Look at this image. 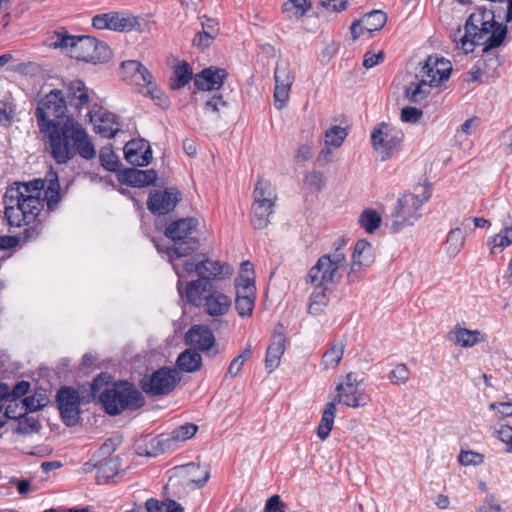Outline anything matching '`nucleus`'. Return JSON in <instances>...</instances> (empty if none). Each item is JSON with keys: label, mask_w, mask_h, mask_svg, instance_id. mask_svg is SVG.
<instances>
[{"label": "nucleus", "mask_w": 512, "mask_h": 512, "mask_svg": "<svg viewBox=\"0 0 512 512\" xmlns=\"http://www.w3.org/2000/svg\"><path fill=\"white\" fill-rule=\"evenodd\" d=\"M452 71L451 62L445 58L429 56L421 68V73L436 86L448 80Z\"/></svg>", "instance_id": "21"}, {"label": "nucleus", "mask_w": 512, "mask_h": 512, "mask_svg": "<svg viewBox=\"0 0 512 512\" xmlns=\"http://www.w3.org/2000/svg\"><path fill=\"white\" fill-rule=\"evenodd\" d=\"M50 176L51 178L48 179V185L45 189V199L47 201L48 209L53 211L57 208L62 196L60 194V185L57 174L51 173Z\"/></svg>", "instance_id": "39"}, {"label": "nucleus", "mask_w": 512, "mask_h": 512, "mask_svg": "<svg viewBox=\"0 0 512 512\" xmlns=\"http://www.w3.org/2000/svg\"><path fill=\"white\" fill-rule=\"evenodd\" d=\"M430 196L431 194L424 190L421 195L406 194L400 198L394 214L395 219L391 225L393 232L397 233L404 226L413 225L421 217L419 210Z\"/></svg>", "instance_id": "8"}, {"label": "nucleus", "mask_w": 512, "mask_h": 512, "mask_svg": "<svg viewBox=\"0 0 512 512\" xmlns=\"http://www.w3.org/2000/svg\"><path fill=\"white\" fill-rule=\"evenodd\" d=\"M42 135L47 152L59 165L67 164L77 155L87 161L96 157V149L88 132L71 116Z\"/></svg>", "instance_id": "2"}, {"label": "nucleus", "mask_w": 512, "mask_h": 512, "mask_svg": "<svg viewBox=\"0 0 512 512\" xmlns=\"http://www.w3.org/2000/svg\"><path fill=\"white\" fill-rule=\"evenodd\" d=\"M347 267L345 253L337 248L334 252L322 255L307 274L311 284L334 285L340 282Z\"/></svg>", "instance_id": "6"}, {"label": "nucleus", "mask_w": 512, "mask_h": 512, "mask_svg": "<svg viewBox=\"0 0 512 512\" xmlns=\"http://www.w3.org/2000/svg\"><path fill=\"white\" fill-rule=\"evenodd\" d=\"M497 10L478 7L467 18L464 35L460 38L461 48L466 54L473 52L474 46H483V56L478 62L485 75L494 77L502 60L496 48L500 47L508 34V27L496 21Z\"/></svg>", "instance_id": "1"}, {"label": "nucleus", "mask_w": 512, "mask_h": 512, "mask_svg": "<svg viewBox=\"0 0 512 512\" xmlns=\"http://www.w3.org/2000/svg\"><path fill=\"white\" fill-rule=\"evenodd\" d=\"M198 225L196 218L187 217L172 221L166 227L164 234L171 240L166 248L169 260L187 257L198 250L200 241L195 235Z\"/></svg>", "instance_id": "4"}, {"label": "nucleus", "mask_w": 512, "mask_h": 512, "mask_svg": "<svg viewBox=\"0 0 512 512\" xmlns=\"http://www.w3.org/2000/svg\"><path fill=\"white\" fill-rule=\"evenodd\" d=\"M459 462L464 466H478L484 462V456L474 451H461L458 456Z\"/></svg>", "instance_id": "58"}, {"label": "nucleus", "mask_w": 512, "mask_h": 512, "mask_svg": "<svg viewBox=\"0 0 512 512\" xmlns=\"http://www.w3.org/2000/svg\"><path fill=\"white\" fill-rule=\"evenodd\" d=\"M181 200V194L174 188L155 190L150 193L147 207L155 215H165L171 212Z\"/></svg>", "instance_id": "18"}, {"label": "nucleus", "mask_w": 512, "mask_h": 512, "mask_svg": "<svg viewBox=\"0 0 512 512\" xmlns=\"http://www.w3.org/2000/svg\"><path fill=\"white\" fill-rule=\"evenodd\" d=\"M124 155L134 166H147L152 159V150L144 140H131L124 147Z\"/></svg>", "instance_id": "24"}, {"label": "nucleus", "mask_w": 512, "mask_h": 512, "mask_svg": "<svg viewBox=\"0 0 512 512\" xmlns=\"http://www.w3.org/2000/svg\"><path fill=\"white\" fill-rule=\"evenodd\" d=\"M362 382L363 379H358L355 373L349 372L346 375L345 383L336 387L337 401L353 408L366 405L368 397L357 389Z\"/></svg>", "instance_id": "17"}, {"label": "nucleus", "mask_w": 512, "mask_h": 512, "mask_svg": "<svg viewBox=\"0 0 512 512\" xmlns=\"http://www.w3.org/2000/svg\"><path fill=\"white\" fill-rule=\"evenodd\" d=\"M274 80V105L276 109L282 110L288 103L289 92L294 82V75L288 61L280 60L276 63Z\"/></svg>", "instance_id": "14"}, {"label": "nucleus", "mask_w": 512, "mask_h": 512, "mask_svg": "<svg viewBox=\"0 0 512 512\" xmlns=\"http://www.w3.org/2000/svg\"><path fill=\"white\" fill-rule=\"evenodd\" d=\"M212 290V283L208 279H202L199 277L197 280H193L187 283L186 286V298L188 303L199 306L204 299L205 293H208Z\"/></svg>", "instance_id": "31"}, {"label": "nucleus", "mask_w": 512, "mask_h": 512, "mask_svg": "<svg viewBox=\"0 0 512 512\" xmlns=\"http://www.w3.org/2000/svg\"><path fill=\"white\" fill-rule=\"evenodd\" d=\"M181 470L188 481L195 485V488H202L210 478V469L208 466H201L191 462L182 466Z\"/></svg>", "instance_id": "33"}, {"label": "nucleus", "mask_w": 512, "mask_h": 512, "mask_svg": "<svg viewBox=\"0 0 512 512\" xmlns=\"http://www.w3.org/2000/svg\"><path fill=\"white\" fill-rule=\"evenodd\" d=\"M41 211V202L39 197L32 194H24V198L18 207L9 205L5 208V217L11 226L30 225L34 223Z\"/></svg>", "instance_id": "11"}, {"label": "nucleus", "mask_w": 512, "mask_h": 512, "mask_svg": "<svg viewBox=\"0 0 512 512\" xmlns=\"http://www.w3.org/2000/svg\"><path fill=\"white\" fill-rule=\"evenodd\" d=\"M361 22L363 24V28L369 32H375L381 30L386 22H387V15L381 10H373L363 16L361 19Z\"/></svg>", "instance_id": "41"}, {"label": "nucleus", "mask_w": 512, "mask_h": 512, "mask_svg": "<svg viewBox=\"0 0 512 512\" xmlns=\"http://www.w3.org/2000/svg\"><path fill=\"white\" fill-rule=\"evenodd\" d=\"M496 432L498 438L507 445V452L512 453V427L503 424Z\"/></svg>", "instance_id": "63"}, {"label": "nucleus", "mask_w": 512, "mask_h": 512, "mask_svg": "<svg viewBox=\"0 0 512 512\" xmlns=\"http://www.w3.org/2000/svg\"><path fill=\"white\" fill-rule=\"evenodd\" d=\"M90 122L94 123L95 132L105 138H113L120 131L119 123L115 114L110 112L102 113L97 120L93 111L88 114Z\"/></svg>", "instance_id": "27"}, {"label": "nucleus", "mask_w": 512, "mask_h": 512, "mask_svg": "<svg viewBox=\"0 0 512 512\" xmlns=\"http://www.w3.org/2000/svg\"><path fill=\"white\" fill-rule=\"evenodd\" d=\"M433 86L436 85L430 82V79L420 71L414 76V79L405 86L404 96L410 103L420 104L426 100Z\"/></svg>", "instance_id": "23"}, {"label": "nucleus", "mask_w": 512, "mask_h": 512, "mask_svg": "<svg viewBox=\"0 0 512 512\" xmlns=\"http://www.w3.org/2000/svg\"><path fill=\"white\" fill-rule=\"evenodd\" d=\"M236 297L247 296L256 298V287L254 277L249 275H240L235 280Z\"/></svg>", "instance_id": "46"}, {"label": "nucleus", "mask_w": 512, "mask_h": 512, "mask_svg": "<svg viewBox=\"0 0 512 512\" xmlns=\"http://www.w3.org/2000/svg\"><path fill=\"white\" fill-rule=\"evenodd\" d=\"M254 201L275 204L277 195L270 181L263 178L258 179L254 188Z\"/></svg>", "instance_id": "38"}, {"label": "nucleus", "mask_w": 512, "mask_h": 512, "mask_svg": "<svg viewBox=\"0 0 512 512\" xmlns=\"http://www.w3.org/2000/svg\"><path fill=\"white\" fill-rule=\"evenodd\" d=\"M198 265V276L202 279L210 280L211 277H216L222 273L220 262L208 260L204 254L203 258L198 260Z\"/></svg>", "instance_id": "45"}, {"label": "nucleus", "mask_w": 512, "mask_h": 512, "mask_svg": "<svg viewBox=\"0 0 512 512\" xmlns=\"http://www.w3.org/2000/svg\"><path fill=\"white\" fill-rule=\"evenodd\" d=\"M64 97L66 105L69 103L71 107L80 111L90 100L89 89L82 80H74L66 86Z\"/></svg>", "instance_id": "28"}, {"label": "nucleus", "mask_w": 512, "mask_h": 512, "mask_svg": "<svg viewBox=\"0 0 512 512\" xmlns=\"http://www.w3.org/2000/svg\"><path fill=\"white\" fill-rule=\"evenodd\" d=\"M180 381L178 371L172 367H161L151 375L145 376L140 385L142 390L151 396H162L172 392Z\"/></svg>", "instance_id": "9"}, {"label": "nucleus", "mask_w": 512, "mask_h": 512, "mask_svg": "<svg viewBox=\"0 0 512 512\" xmlns=\"http://www.w3.org/2000/svg\"><path fill=\"white\" fill-rule=\"evenodd\" d=\"M381 222L380 214L373 209L363 210L358 220L359 225L370 234L380 227Z\"/></svg>", "instance_id": "44"}, {"label": "nucleus", "mask_w": 512, "mask_h": 512, "mask_svg": "<svg viewBox=\"0 0 512 512\" xmlns=\"http://www.w3.org/2000/svg\"><path fill=\"white\" fill-rule=\"evenodd\" d=\"M67 105L64 93L53 89L44 98L40 99L35 111V117L40 133L49 131L52 127L62 123L66 118Z\"/></svg>", "instance_id": "7"}, {"label": "nucleus", "mask_w": 512, "mask_h": 512, "mask_svg": "<svg viewBox=\"0 0 512 512\" xmlns=\"http://www.w3.org/2000/svg\"><path fill=\"white\" fill-rule=\"evenodd\" d=\"M187 344L201 351L209 350L215 344V337L211 329L203 325H194L186 333Z\"/></svg>", "instance_id": "26"}, {"label": "nucleus", "mask_w": 512, "mask_h": 512, "mask_svg": "<svg viewBox=\"0 0 512 512\" xmlns=\"http://www.w3.org/2000/svg\"><path fill=\"white\" fill-rule=\"evenodd\" d=\"M335 413V404L333 402L327 403L317 428V436L321 440H325L330 435L334 423Z\"/></svg>", "instance_id": "37"}, {"label": "nucleus", "mask_w": 512, "mask_h": 512, "mask_svg": "<svg viewBox=\"0 0 512 512\" xmlns=\"http://www.w3.org/2000/svg\"><path fill=\"white\" fill-rule=\"evenodd\" d=\"M231 305V299L218 291H210L204 296L203 307L211 316L224 315Z\"/></svg>", "instance_id": "29"}, {"label": "nucleus", "mask_w": 512, "mask_h": 512, "mask_svg": "<svg viewBox=\"0 0 512 512\" xmlns=\"http://www.w3.org/2000/svg\"><path fill=\"white\" fill-rule=\"evenodd\" d=\"M24 198V192L20 183H14V185L7 188L3 201L5 204V208L9 207V205H14V207H18V204L21 203Z\"/></svg>", "instance_id": "52"}, {"label": "nucleus", "mask_w": 512, "mask_h": 512, "mask_svg": "<svg viewBox=\"0 0 512 512\" xmlns=\"http://www.w3.org/2000/svg\"><path fill=\"white\" fill-rule=\"evenodd\" d=\"M121 70L125 80H129L131 83L138 86L147 87V93L150 94L152 99H161L162 92L152 81L153 77L151 73L143 64L136 60L123 61L121 63Z\"/></svg>", "instance_id": "13"}, {"label": "nucleus", "mask_w": 512, "mask_h": 512, "mask_svg": "<svg viewBox=\"0 0 512 512\" xmlns=\"http://www.w3.org/2000/svg\"><path fill=\"white\" fill-rule=\"evenodd\" d=\"M50 46L65 49L72 58L93 64L108 62L112 56L105 42L91 36H73L65 30L55 33Z\"/></svg>", "instance_id": "3"}, {"label": "nucleus", "mask_w": 512, "mask_h": 512, "mask_svg": "<svg viewBox=\"0 0 512 512\" xmlns=\"http://www.w3.org/2000/svg\"><path fill=\"white\" fill-rule=\"evenodd\" d=\"M99 159L101 165L107 170L111 172L119 171L120 160L116 153L114 152L111 145L104 146L101 148L99 153Z\"/></svg>", "instance_id": "47"}, {"label": "nucleus", "mask_w": 512, "mask_h": 512, "mask_svg": "<svg viewBox=\"0 0 512 512\" xmlns=\"http://www.w3.org/2000/svg\"><path fill=\"white\" fill-rule=\"evenodd\" d=\"M56 403L63 423L68 427L75 426L81 413L79 392L70 386H63L57 391Z\"/></svg>", "instance_id": "12"}, {"label": "nucleus", "mask_w": 512, "mask_h": 512, "mask_svg": "<svg viewBox=\"0 0 512 512\" xmlns=\"http://www.w3.org/2000/svg\"><path fill=\"white\" fill-rule=\"evenodd\" d=\"M105 412L116 416L125 410L135 411L145 404L142 393L130 382L118 381L99 395Z\"/></svg>", "instance_id": "5"}, {"label": "nucleus", "mask_w": 512, "mask_h": 512, "mask_svg": "<svg viewBox=\"0 0 512 512\" xmlns=\"http://www.w3.org/2000/svg\"><path fill=\"white\" fill-rule=\"evenodd\" d=\"M410 376V371L405 364H398L390 373L389 380L394 385L405 384Z\"/></svg>", "instance_id": "56"}, {"label": "nucleus", "mask_w": 512, "mask_h": 512, "mask_svg": "<svg viewBox=\"0 0 512 512\" xmlns=\"http://www.w3.org/2000/svg\"><path fill=\"white\" fill-rule=\"evenodd\" d=\"M213 39V35L209 34L206 31H201L195 35L193 39V45L200 49H205L211 45Z\"/></svg>", "instance_id": "64"}, {"label": "nucleus", "mask_w": 512, "mask_h": 512, "mask_svg": "<svg viewBox=\"0 0 512 512\" xmlns=\"http://www.w3.org/2000/svg\"><path fill=\"white\" fill-rule=\"evenodd\" d=\"M30 412H24L16 420V427L13 431L22 436H30L34 433H38L41 429L39 419L33 415H29Z\"/></svg>", "instance_id": "35"}, {"label": "nucleus", "mask_w": 512, "mask_h": 512, "mask_svg": "<svg viewBox=\"0 0 512 512\" xmlns=\"http://www.w3.org/2000/svg\"><path fill=\"white\" fill-rule=\"evenodd\" d=\"M348 133L345 128L338 125L331 127L325 133V145L338 148L342 145Z\"/></svg>", "instance_id": "50"}, {"label": "nucleus", "mask_w": 512, "mask_h": 512, "mask_svg": "<svg viewBox=\"0 0 512 512\" xmlns=\"http://www.w3.org/2000/svg\"><path fill=\"white\" fill-rule=\"evenodd\" d=\"M455 336L456 344L460 345L461 347H473L480 341V332L477 330L471 331L468 329H459L456 331Z\"/></svg>", "instance_id": "51"}, {"label": "nucleus", "mask_w": 512, "mask_h": 512, "mask_svg": "<svg viewBox=\"0 0 512 512\" xmlns=\"http://www.w3.org/2000/svg\"><path fill=\"white\" fill-rule=\"evenodd\" d=\"M374 262V253L371 244L364 239L358 240L352 255V264L348 273L349 282L358 280V269L369 267Z\"/></svg>", "instance_id": "20"}, {"label": "nucleus", "mask_w": 512, "mask_h": 512, "mask_svg": "<svg viewBox=\"0 0 512 512\" xmlns=\"http://www.w3.org/2000/svg\"><path fill=\"white\" fill-rule=\"evenodd\" d=\"M371 141L375 150L381 152V160L386 161L391 157L392 151L400 145L402 137L386 123H381L372 132Z\"/></svg>", "instance_id": "16"}, {"label": "nucleus", "mask_w": 512, "mask_h": 512, "mask_svg": "<svg viewBox=\"0 0 512 512\" xmlns=\"http://www.w3.org/2000/svg\"><path fill=\"white\" fill-rule=\"evenodd\" d=\"M111 378V375L107 372H102L99 375H97L90 385L91 396L95 398L97 395H100L102 393V388L109 384Z\"/></svg>", "instance_id": "59"}, {"label": "nucleus", "mask_w": 512, "mask_h": 512, "mask_svg": "<svg viewBox=\"0 0 512 512\" xmlns=\"http://www.w3.org/2000/svg\"><path fill=\"white\" fill-rule=\"evenodd\" d=\"M345 345L342 342L334 343L322 357V365L325 369H334L340 363L344 354Z\"/></svg>", "instance_id": "43"}, {"label": "nucleus", "mask_w": 512, "mask_h": 512, "mask_svg": "<svg viewBox=\"0 0 512 512\" xmlns=\"http://www.w3.org/2000/svg\"><path fill=\"white\" fill-rule=\"evenodd\" d=\"M422 110L407 106L401 110V120L406 123H417L422 118Z\"/></svg>", "instance_id": "61"}, {"label": "nucleus", "mask_w": 512, "mask_h": 512, "mask_svg": "<svg viewBox=\"0 0 512 512\" xmlns=\"http://www.w3.org/2000/svg\"><path fill=\"white\" fill-rule=\"evenodd\" d=\"M324 183V176L319 171H312L304 177V184L311 189L320 190Z\"/></svg>", "instance_id": "60"}, {"label": "nucleus", "mask_w": 512, "mask_h": 512, "mask_svg": "<svg viewBox=\"0 0 512 512\" xmlns=\"http://www.w3.org/2000/svg\"><path fill=\"white\" fill-rule=\"evenodd\" d=\"M92 25L96 29H109L114 31H131L138 29L140 24L137 17L125 16L119 12H109L95 15Z\"/></svg>", "instance_id": "15"}, {"label": "nucleus", "mask_w": 512, "mask_h": 512, "mask_svg": "<svg viewBox=\"0 0 512 512\" xmlns=\"http://www.w3.org/2000/svg\"><path fill=\"white\" fill-rule=\"evenodd\" d=\"M24 194L36 195L40 198L41 191L44 189V181L41 179H35L28 183H20Z\"/></svg>", "instance_id": "62"}, {"label": "nucleus", "mask_w": 512, "mask_h": 512, "mask_svg": "<svg viewBox=\"0 0 512 512\" xmlns=\"http://www.w3.org/2000/svg\"><path fill=\"white\" fill-rule=\"evenodd\" d=\"M465 243V237L463 235L462 229L457 227L449 231L446 239V248L447 252L455 256L459 253V251L463 248Z\"/></svg>", "instance_id": "48"}, {"label": "nucleus", "mask_w": 512, "mask_h": 512, "mask_svg": "<svg viewBox=\"0 0 512 512\" xmlns=\"http://www.w3.org/2000/svg\"><path fill=\"white\" fill-rule=\"evenodd\" d=\"M314 286V290L310 296V302L308 305V313L314 316L321 314L324 308L329 303L328 292H330V288L325 284H312Z\"/></svg>", "instance_id": "32"}, {"label": "nucleus", "mask_w": 512, "mask_h": 512, "mask_svg": "<svg viewBox=\"0 0 512 512\" xmlns=\"http://www.w3.org/2000/svg\"><path fill=\"white\" fill-rule=\"evenodd\" d=\"M286 337L282 324H278L274 329L271 342L267 348L265 356V368L268 373L273 372L280 364L282 355L285 352Z\"/></svg>", "instance_id": "19"}, {"label": "nucleus", "mask_w": 512, "mask_h": 512, "mask_svg": "<svg viewBox=\"0 0 512 512\" xmlns=\"http://www.w3.org/2000/svg\"><path fill=\"white\" fill-rule=\"evenodd\" d=\"M227 78L225 69L210 66L204 68L194 77V85L202 91L218 90Z\"/></svg>", "instance_id": "22"}, {"label": "nucleus", "mask_w": 512, "mask_h": 512, "mask_svg": "<svg viewBox=\"0 0 512 512\" xmlns=\"http://www.w3.org/2000/svg\"><path fill=\"white\" fill-rule=\"evenodd\" d=\"M115 450L114 443L111 440L106 441L99 450L92 456L96 468V481L98 484L108 483L119 473L120 457L112 455Z\"/></svg>", "instance_id": "10"}, {"label": "nucleus", "mask_w": 512, "mask_h": 512, "mask_svg": "<svg viewBox=\"0 0 512 512\" xmlns=\"http://www.w3.org/2000/svg\"><path fill=\"white\" fill-rule=\"evenodd\" d=\"M176 365L181 371L192 373L201 369L202 357L196 350L189 348L179 354Z\"/></svg>", "instance_id": "34"}, {"label": "nucleus", "mask_w": 512, "mask_h": 512, "mask_svg": "<svg viewBox=\"0 0 512 512\" xmlns=\"http://www.w3.org/2000/svg\"><path fill=\"white\" fill-rule=\"evenodd\" d=\"M193 72L187 62H181L175 66L173 76L170 79V87L172 89H180L185 87L192 79Z\"/></svg>", "instance_id": "36"}, {"label": "nucleus", "mask_w": 512, "mask_h": 512, "mask_svg": "<svg viewBox=\"0 0 512 512\" xmlns=\"http://www.w3.org/2000/svg\"><path fill=\"white\" fill-rule=\"evenodd\" d=\"M511 244L512 238H510V234L507 232L490 236L487 239V246L489 247L491 254H496L497 249L503 250Z\"/></svg>", "instance_id": "53"}, {"label": "nucleus", "mask_w": 512, "mask_h": 512, "mask_svg": "<svg viewBox=\"0 0 512 512\" xmlns=\"http://www.w3.org/2000/svg\"><path fill=\"white\" fill-rule=\"evenodd\" d=\"M200 258H203V254H196L193 257L182 261L181 263L176 261L179 258H173V260L170 261L178 277L182 278L193 273H196L198 275V260Z\"/></svg>", "instance_id": "40"}, {"label": "nucleus", "mask_w": 512, "mask_h": 512, "mask_svg": "<svg viewBox=\"0 0 512 512\" xmlns=\"http://www.w3.org/2000/svg\"><path fill=\"white\" fill-rule=\"evenodd\" d=\"M256 298H249L247 296L236 297L235 308L241 317L250 316L253 312Z\"/></svg>", "instance_id": "55"}, {"label": "nucleus", "mask_w": 512, "mask_h": 512, "mask_svg": "<svg viewBox=\"0 0 512 512\" xmlns=\"http://www.w3.org/2000/svg\"><path fill=\"white\" fill-rule=\"evenodd\" d=\"M48 402L44 393H35L21 400V410L26 412H36L46 406Z\"/></svg>", "instance_id": "49"}, {"label": "nucleus", "mask_w": 512, "mask_h": 512, "mask_svg": "<svg viewBox=\"0 0 512 512\" xmlns=\"http://www.w3.org/2000/svg\"><path fill=\"white\" fill-rule=\"evenodd\" d=\"M251 353L252 347L251 344H248L242 353L231 361L228 367V374L230 377L234 378L239 374L245 361L251 356Z\"/></svg>", "instance_id": "54"}, {"label": "nucleus", "mask_w": 512, "mask_h": 512, "mask_svg": "<svg viewBox=\"0 0 512 512\" xmlns=\"http://www.w3.org/2000/svg\"><path fill=\"white\" fill-rule=\"evenodd\" d=\"M311 7L308 0H287L282 7L288 19H300Z\"/></svg>", "instance_id": "42"}, {"label": "nucleus", "mask_w": 512, "mask_h": 512, "mask_svg": "<svg viewBox=\"0 0 512 512\" xmlns=\"http://www.w3.org/2000/svg\"><path fill=\"white\" fill-rule=\"evenodd\" d=\"M118 180L133 187H144L154 184L157 180V173L153 169L139 170L136 168H126L118 173Z\"/></svg>", "instance_id": "25"}, {"label": "nucleus", "mask_w": 512, "mask_h": 512, "mask_svg": "<svg viewBox=\"0 0 512 512\" xmlns=\"http://www.w3.org/2000/svg\"><path fill=\"white\" fill-rule=\"evenodd\" d=\"M198 430V426L193 423H185L172 432V437L178 441H185L193 437Z\"/></svg>", "instance_id": "57"}, {"label": "nucleus", "mask_w": 512, "mask_h": 512, "mask_svg": "<svg viewBox=\"0 0 512 512\" xmlns=\"http://www.w3.org/2000/svg\"><path fill=\"white\" fill-rule=\"evenodd\" d=\"M275 204L254 201L251 209V223L255 229H264L274 213Z\"/></svg>", "instance_id": "30"}]
</instances>
